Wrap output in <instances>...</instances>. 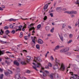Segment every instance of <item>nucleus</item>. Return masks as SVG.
<instances>
[{
    "mask_svg": "<svg viewBox=\"0 0 79 79\" xmlns=\"http://www.w3.org/2000/svg\"><path fill=\"white\" fill-rule=\"evenodd\" d=\"M34 61L36 63V66L37 68H39L40 66H41V64L40 63V62H42V60L39 57L35 58V60H34Z\"/></svg>",
    "mask_w": 79,
    "mask_h": 79,
    "instance_id": "nucleus-1",
    "label": "nucleus"
},
{
    "mask_svg": "<svg viewBox=\"0 0 79 79\" xmlns=\"http://www.w3.org/2000/svg\"><path fill=\"white\" fill-rule=\"evenodd\" d=\"M70 74L71 75V76H70V77H73L74 79H76L77 78V74H74L73 75V72H69Z\"/></svg>",
    "mask_w": 79,
    "mask_h": 79,
    "instance_id": "nucleus-2",
    "label": "nucleus"
},
{
    "mask_svg": "<svg viewBox=\"0 0 79 79\" xmlns=\"http://www.w3.org/2000/svg\"><path fill=\"white\" fill-rule=\"evenodd\" d=\"M60 69L61 71H64V69H65V67L64 66V64H61Z\"/></svg>",
    "mask_w": 79,
    "mask_h": 79,
    "instance_id": "nucleus-3",
    "label": "nucleus"
},
{
    "mask_svg": "<svg viewBox=\"0 0 79 79\" xmlns=\"http://www.w3.org/2000/svg\"><path fill=\"white\" fill-rule=\"evenodd\" d=\"M37 42L38 43V44H43L44 43V42L42 40L39 39L38 41H37Z\"/></svg>",
    "mask_w": 79,
    "mask_h": 79,
    "instance_id": "nucleus-4",
    "label": "nucleus"
},
{
    "mask_svg": "<svg viewBox=\"0 0 79 79\" xmlns=\"http://www.w3.org/2000/svg\"><path fill=\"white\" fill-rule=\"evenodd\" d=\"M53 69H54V70L56 69H59V68L58 67V64H56L54 66Z\"/></svg>",
    "mask_w": 79,
    "mask_h": 79,
    "instance_id": "nucleus-5",
    "label": "nucleus"
},
{
    "mask_svg": "<svg viewBox=\"0 0 79 79\" xmlns=\"http://www.w3.org/2000/svg\"><path fill=\"white\" fill-rule=\"evenodd\" d=\"M56 10L58 12L59 11H61V10H62V8H61V7H57L56 8Z\"/></svg>",
    "mask_w": 79,
    "mask_h": 79,
    "instance_id": "nucleus-6",
    "label": "nucleus"
},
{
    "mask_svg": "<svg viewBox=\"0 0 79 79\" xmlns=\"http://www.w3.org/2000/svg\"><path fill=\"white\" fill-rule=\"evenodd\" d=\"M61 47H64V46H61L60 47L58 45L55 48V50H58V49H59V48Z\"/></svg>",
    "mask_w": 79,
    "mask_h": 79,
    "instance_id": "nucleus-7",
    "label": "nucleus"
},
{
    "mask_svg": "<svg viewBox=\"0 0 79 79\" xmlns=\"http://www.w3.org/2000/svg\"><path fill=\"white\" fill-rule=\"evenodd\" d=\"M14 64L15 65L17 66H19V64L17 61H14Z\"/></svg>",
    "mask_w": 79,
    "mask_h": 79,
    "instance_id": "nucleus-8",
    "label": "nucleus"
},
{
    "mask_svg": "<svg viewBox=\"0 0 79 79\" xmlns=\"http://www.w3.org/2000/svg\"><path fill=\"white\" fill-rule=\"evenodd\" d=\"M15 77L16 79H19L20 78V77H19V75L18 74H16L15 75Z\"/></svg>",
    "mask_w": 79,
    "mask_h": 79,
    "instance_id": "nucleus-9",
    "label": "nucleus"
},
{
    "mask_svg": "<svg viewBox=\"0 0 79 79\" xmlns=\"http://www.w3.org/2000/svg\"><path fill=\"white\" fill-rule=\"evenodd\" d=\"M32 64L35 66V67L33 66V69H34L36 70V71H38V70L37 69H36V64H35V63H33Z\"/></svg>",
    "mask_w": 79,
    "mask_h": 79,
    "instance_id": "nucleus-10",
    "label": "nucleus"
},
{
    "mask_svg": "<svg viewBox=\"0 0 79 79\" xmlns=\"http://www.w3.org/2000/svg\"><path fill=\"white\" fill-rule=\"evenodd\" d=\"M45 29L48 32L50 31V27L49 26H47L45 27Z\"/></svg>",
    "mask_w": 79,
    "mask_h": 79,
    "instance_id": "nucleus-11",
    "label": "nucleus"
},
{
    "mask_svg": "<svg viewBox=\"0 0 79 79\" xmlns=\"http://www.w3.org/2000/svg\"><path fill=\"white\" fill-rule=\"evenodd\" d=\"M64 52H67V51H68V50H69V48L68 47H67L65 48L64 49Z\"/></svg>",
    "mask_w": 79,
    "mask_h": 79,
    "instance_id": "nucleus-12",
    "label": "nucleus"
},
{
    "mask_svg": "<svg viewBox=\"0 0 79 79\" xmlns=\"http://www.w3.org/2000/svg\"><path fill=\"white\" fill-rule=\"evenodd\" d=\"M18 19H10L9 20V21H17Z\"/></svg>",
    "mask_w": 79,
    "mask_h": 79,
    "instance_id": "nucleus-13",
    "label": "nucleus"
},
{
    "mask_svg": "<svg viewBox=\"0 0 79 79\" xmlns=\"http://www.w3.org/2000/svg\"><path fill=\"white\" fill-rule=\"evenodd\" d=\"M27 62H29V61H30L31 60V57L29 56H27Z\"/></svg>",
    "mask_w": 79,
    "mask_h": 79,
    "instance_id": "nucleus-14",
    "label": "nucleus"
},
{
    "mask_svg": "<svg viewBox=\"0 0 79 79\" xmlns=\"http://www.w3.org/2000/svg\"><path fill=\"white\" fill-rule=\"evenodd\" d=\"M59 35L61 40L62 41V42H63V37L62 36H60Z\"/></svg>",
    "mask_w": 79,
    "mask_h": 79,
    "instance_id": "nucleus-15",
    "label": "nucleus"
},
{
    "mask_svg": "<svg viewBox=\"0 0 79 79\" xmlns=\"http://www.w3.org/2000/svg\"><path fill=\"white\" fill-rule=\"evenodd\" d=\"M56 64H59V65H60V60H57V59H56Z\"/></svg>",
    "mask_w": 79,
    "mask_h": 79,
    "instance_id": "nucleus-16",
    "label": "nucleus"
},
{
    "mask_svg": "<svg viewBox=\"0 0 79 79\" xmlns=\"http://www.w3.org/2000/svg\"><path fill=\"white\" fill-rule=\"evenodd\" d=\"M53 75H54V74H51L50 75L49 77L51 79H53Z\"/></svg>",
    "mask_w": 79,
    "mask_h": 79,
    "instance_id": "nucleus-17",
    "label": "nucleus"
},
{
    "mask_svg": "<svg viewBox=\"0 0 79 79\" xmlns=\"http://www.w3.org/2000/svg\"><path fill=\"white\" fill-rule=\"evenodd\" d=\"M9 33H10V31L8 30H7L5 32V34L6 35H8Z\"/></svg>",
    "mask_w": 79,
    "mask_h": 79,
    "instance_id": "nucleus-18",
    "label": "nucleus"
},
{
    "mask_svg": "<svg viewBox=\"0 0 79 79\" xmlns=\"http://www.w3.org/2000/svg\"><path fill=\"white\" fill-rule=\"evenodd\" d=\"M35 28H34V27H31V28H29V32H30V31H32V30H35Z\"/></svg>",
    "mask_w": 79,
    "mask_h": 79,
    "instance_id": "nucleus-19",
    "label": "nucleus"
},
{
    "mask_svg": "<svg viewBox=\"0 0 79 79\" xmlns=\"http://www.w3.org/2000/svg\"><path fill=\"white\" fill-rule=\"evenodd\" d=\"M4 54V51H0V56Z\"/></svg>",
    "mask_w": 79,
    "mask_h": 79,
    "instance_id": "nucleus-20",
    "label": "nucleus"
},
{
    "mask_svg": "<svg viewBox=\"0 0 79 79\" xmlns=\"http://www.w3.org/2000/svg\"><path fill=\"white\" fill-rule=\"evenodd\" d=\"M74 70L76 71H79V69L77 67H75L74 68Z\"/></svg>",
    "mask_w": 79,
    "mask_h": 79,
    "instance_id": "nucleus-21",
    "label": "nucleus"
},
{
    "mask_svg": "<svg viewBox=\"0 0 79 79\" xmlns=\"http://www.w3.org/2000/svg\"><path fill=\"white\" fill-rule=\"evenodd\" d=\"M21 64L23 65H25V64H26V62L25 61H22L21 62Z\"/></svg>",
    "mask_w": 79,
    "mask_h": 79,
    "instance_id": "nucleus-22",
    "label": "nucleus"
},
{
    "mask_svg": "<svg viewBox=\"0 0 79 79\" xmlns=\"http://www.w3.org/2000/svg\"><path fill=\"white\" fill-rule=\"evenodd\" d=\"M75 3L76 5H78L79 6V1L78 0H77L76 2H75Z\"/></svg>",
    "mask_w": 79,
    "mask_h": 79,
    "instance_id": "nucleus-23",
    "label": "nucleus"
},
{
    "mask_svg": "<svg viewBox=\"0 0 79 79\" xmlns=\"http://www.w3.org/2000/svg\"><path fill=\"white\" fill-rule=\"evenodd\" d=\"M48 5H46L44 7V10H46V9H47V7H48Z\"/></svg>",
    "mask_w": 79,
    "mask_h": 79,
    "instance_id": "nucleus-24",
    "label": "nucleus"
},
{
    "mask_svg": "<svg viewBox=\"0 0 79 79\" xmlns=\"http://www.w3.org/2000/svg\"><path fill=\"white\" fill-rule=\"evenodd\" d=\"M41 27V25L40 24L38 25L37 26V29H40V28Z\"/></svg>",
    "mask_w": 79,
    "mask_h": 79,
    "instance_id": "nucleus-25",
    "label": "nucleus"
},
{
    "mask_svg": "<svg viewBox=\"0 0 79 79\" xmlns=\"http://www.w3.org/2000/svg\"><path fill=\"white\" fill-rule=\"evenodd\" d=\"M36 47L37 49H40V47L39 46V44H37L36 45Z\"/></svg>",
    "mask_w": 79,
    "mask_h": 79,
    "instance_id": "nucleus-26",
    "label": "nucleus"
},
{
    "mask_svg": "<svg viewBox=\"0 0 79 79\" xmlns=\"http://www.w3.org/2000/svg\"><path fill=\"white\" fill-rule=\"evenodd\" d=\"M73 34H70L69 35V38H70V39L72 38H73Z\"/></svg>",
    "mask_w": 79,
    "mask_h": 79,
    "instance_id": "nucleus-27",
    "label": "nucleus"
},
{
    "mask_svg": "<svg viewBox=\"0 0 79 79\" xmlns=\"http://www.w3.org/2000/svg\"><path fill=\"white\" fill-rule=\"evenodd\" d=\"M24 38L25 40H27V39H28V36H25Z\"/></svg>",
    "mask_w": 79,
    "mask_h": 79,
    "instance_id": "nucleus-28",
    "label": "nucleus"
},
{
    "mask_svg": "<svg viewBox=\"0 0 79 79\" xmlns=\"http://www.w3.org/2000/svg\"><path fill=\"white\" fill-rule=\"evenodd\" d=\"M48 66H50V67H52V65L50 63H49L48 64Z\"/></svg>",
    "mask_w": 79,
    "mask_h": 79,
    "instance_id": "nucleus-29",
    "label": "nucleus"
},
{
    "mask_svg": "<svg viewBox=\"0 0 79 79\" xmlns=\"http://www.w3.org/2000/svg\"><path fill=\"white\" fill-rule=\"evenodd\" d=\"M11 33H12V34H15V30H12L11 32Z\"/></svg>",
    "mask_w": 79,
    "mask_h": 79,
    "instance_id": "nucleus-30",
    "label": "nucleus"
},
{
    "mask_svg": "<svg viewBox=\"0 0 79 79\" xmlns=\"http://www.w3.org/2000/svg\"><path fill=\"white\" fill-rule=\"evenodd\" d=\"M60 53H63L64 52H65L64 49L61 50L60 51Z\"/></svg>",
    "mask_w": 79,
    "mask_h": 79,
    "instance_id": "nucleus-31",
    "label": "nucleus"
},
{
    "mask_svg": "<svg viewBox=\"0 0 79 79\" xmlns=\"http://www.w3.org/2000/svg\"><path fill=\"white\" fill-rule=\"evenodd\" d=\"M47 19V16H45L44 18V21H45V20H46Z\"/></svg>",
    "mask_w": 79,
    "mask_h": 79,
    "instance_id": "nucleus-32",
    "label": "nucleus"
},
{
    "mask_svg": "<svg viewBox=\"0 0 79 79\" xmlns=\"http://www.w3.org/2000/svg\"><path fill=\"white\" fill-rule=\"evenodd\" d=\"M8 73H9V74H11V73H12V71L10 70H8Z\"/></svg>",
    "mask_w": 79,
    "mask_h": 79,
    "instance_id": "nucleus-33",
    "label": "nucleus"
},
{
    "mask_svg": "<svg viewBox=\"0 0 79 79\" xmlns=\"http://www.w3.org/2000/svg\"><path fill=\"white\" fill-rule=\"evenodd\" d=\"M42 73H43V76L44 77H45V76H46V74H45V73L44 72H42Z\"/></svg>",
    "mask_w": 79,
    "mask_h": 79,
    "instance_id": "nucleus-34",
    "label": "nucleus"
},
{
    "mask_svg": "<svg viewBox=\"0 0 79 79\" xmlns=\"http://www.w3.org/2000/svg\"><path fill=\"white\" fill-rule=\"evenodd\" d=\"M32 42H33V43H34V44H35V39H33L32 40Z\"/></svg>",
    "mask_w": 79,
    "mask_h": 79,
    "instance_id": "nucleus-35",
    "label": "nucleus"
},
{
    "mask_svg": "<svg viewBox=\"0 0 79 79\" xmlns=\"http://www.w3.org/2000/svg\"><path fill=\"white\" fill-rule=\"evenodd\" d=\"M9 26H10V28H13L14 26L13 25H10Z\"/></svg>",
    "mask_w": 79,
    "mask_h": 79,
    "instance_id": "nucleus-36",
    "label": "nucleus"
},
{
    "mask_svg": "<svg viewBox=\"0 0 79 79\" xmlns=\"http://www.w3.org/2000/svg\"><path fill=\"white\" fill-rule=\"evenodd\" d=\"M1 42L2 43V44H6V42L5 41H3L1 40Z\"/></svg>",
    "mask_w": 79,
    "mask_h": 79,
    "instance_id": "nucleus-37",
    "label": "nucleus"
},
{
    "mask_svg": "<svg viewBox=\"0 0 79 79\" xmlns=\"http://www.w3.org/2000/svg\"><path fill=\"white\" fill-rule=\"evenodd\" d=\"M17 72H20V69L19 68H18L17 69Z\"/></svg>",
    "mask_w": 79,
    "mask_h": 79,
    "instance_id": "nucleus-38",
    "label": "nucleus"
},
{
    "mask_svg": "<svg viewBox=\"0 0 79 79\" xmlns=\"http://www.w3.org/2000/svg\"><path fill=\"white\" fill-rule=\"evenodd\" d=\"M3 74H2V75H0V78L1 79H2V78H3Z\"/></svg>",
    "mask_w": 79,
    "mask_h": 79,
    "instance_id": "nucleus-39",
    "label": "nucleus"
},
{
    "mask_svg": "<svg viewBox=\"0 0 79 79\" xmlns=\"http://www.w3.org/2000/svg\"><path fill=\"white\" fill-rule=\"evenodd\" d=\"M54 30V28L53 27L51 30V32H53V30Z\"/></svg>",
    "mask_w": 79,
    "mask_h": 79,
    "instance_id": "nucleus-40",
    "label": "nucleus"
},
{
    "mask_svg": "<svg viewBox=\"0 0 79 79\" xmlns=\"http://www.w3.org/2000/svg\"><path fill=\"white\" fill-rule=\"evenodd\" d=\"M23 37V33L21 32L20 35V37Z\"/></svg>",
    "mask_w": 79,
    "mask_h": 79,
    "instance_id": "nucleus-41",
    "label": "nucleus"
},
{
    "mask_svg": "<svg viewBox=\"0 0 79 79\" xmlns=\"http://www.w3.org/2000/svg\"><path fill=\"white\" fill-rule=\"evenodd\" d=\"M18 31H21V29H18L15 30L16 32H17Z\"/></svg>",
    "mask_w": 79,
    "mask_h": 79,
    "instance_id": "nucleus-42",
    "label": "nucleus"
},
{
    "mask_svg": "<svg viewBox=\"0 0 79 79\" xmlns=\"http://www.w3.org/2000/svg\"><path fill=\"white\" fill-rule=\"evenodd\" d=\"M51 59L52 60V61H53L54 59H53V56H51Z\"/></svg>",
    "mask_w": 79,
    "mask_h": 79,
    "instance_id": "nucleus-43",
    "label": "nucleus"
},
{
    "mask_svg": "<svg viewBox=\"0 0 79 79\" xmlns=\"http://www.w3.org/2000/svg\"><path fill=\"white\" fill-rule=\"evenodd\" d=\"M5 29H8V27L6 26L4 27Z\"/></svg>",
    "mask_w": 79,
    "mask_h": 79,
    "instance_id": "nucleus-44",
    "label": "nucleus"
},
{
    "mask_svg": "<svg viewBox=\"0 0 79 79\" xmlns=\"http://www.w3.org/2000/svg\"><path fill=\"white\" fill-rule=\"evenodd\" d=\"M50 15L51 17H53V14H52V13H50Z\"/></svg>",
    "mask_w": 79,
    "mask_h": 79,
    "instance_id": "nucleus-45",
    "label": "nucleus"
},
{
    "mask_svg": "<svg viewBox=\"0 0 79 79\" xmlns=\"http://www.w3.org/2000/svg\"><path fill=\"white\" fill-rule=\"evenodd\" d=\"M22 25H20L19 26V29H21V28H22Z\"/></svg>",
    "mask_w": 79,
    "mask_h": 79,
    "instance_id": "nucleus-46",
    "label": "nucleus"
},
{
    "mask_svg": "<svg viewBox=\"0 0 79 79\" xmlns=\"http://www.w3.org/2000/svg\"><path fill=\"white\" fill-rule=\"evenodd\" d=\"M5 74L6 76H7V75H8V73L7 72H5Z\"/></svg>",
    "mask_w": 79,
    "mask_h": 79,
    "instance_id": "nucleus-47",
    "label": "nucleus"
},
{
    "mask_svg": "<svg viewBox=\"0 0 79 79\" xmlns=\"http://www.w3.org/2000/svg\"><path fill=\"white\" fill-rule=\"evenodd\" d=\"M73 11H72L70 12L69 14H73Z\"/></svg>",
    "mask_w": 79,
    "mask_h": 79,
    "instance_id": "nucleus-48",
    "label": "nucleus"
},
{
    "mask_svg": "<svg viewBox=\"0 0 79 79\" xmlns=\"http://www.w3.org/2000/svg\"><path fill=\"white\" fill-rule=\"evenodd\" d=\"M73 14H75V15H76V14L77 13V12L76 11H73Z\"/></svg>",
    "mask_w": 79,
    "mask_h": 79,
    "instance_id": "nucleus-49",
    "label": "nucleus"
},
{
    "mask_svg": "<svg viewBox=\"0 0 79 79\" xmlns=\"http://www.w3.org/2000/svg\"><path fill=\"white\" fill-rule=\"evenodd\" d=\"M1 6L2 8H5V6L4 5H2Z\"/></svg>",
    "mask_w": 79,
    "mask_h": 79,
    "instance_id": "nucleus-50",
    "label": "nucleus"
},
{
    "mask_svg": "<svg viewBox=\"0 0 79 79\" xmlns=\"http://www.w3.org/2000/svg\"><path fill=\"white\" fill-rule=\"evenodd\" d=\"M45 73H47V74H48V73H49V72H48L47 70H45Z\"/></svg>",
    "mask_w": 79,
    "mask_h": 79,
    "instance_id": "nucleus-51",
    "label": "nucleus"
},
{
    "mask_svg": "<svg viewBox=\"0 0 79 79\" xmlns=\"http://www.w3.org/2000/svg\"><path fill=\"white\" fill-rule=\"evenodd\" d=\"M63 11H66L67 10V9L65 8H64L63 9Z\"/></svg>",
    "mask_w": 79,
    "mask_h": 79,
    "instance_id": "nucleus-52",
    "label": "nucleus"
},
{
    "mask_svg": "<svg viewBox=\"0 0 79 79\" xmlns=\"http://www.w3.org/2000/svg\"><path fill=\"white\" fill-rule=\"evenodd\" d=\"M66 25H65V24H63L62 26V27H65V26Z\"/></svg>",
    "mask_w": 79,
    "mask_h": 79,
    "instance_id": "nucleus-53",
    "label": "nucleus"
},
{
    "mask_svg": "<svg viewBox=\"0 0 79 79\" xmlns=\"http://www.w3.org/2000/svg\"><path fill=\"white\" fill-rule=\"evenodd\" d=\"M73 67H74V68H75H75H76V65L73 64Z\"/></svg>",
    "mask_w": 79,
    "mask_h": 79,
    "instance_id": "nucleus-54",
    "label": "nucleus"
},
{
    "mask_svg": "<svg viewBox=\"0 0 79 79\" xmlns=\"http://www.w3.org/2000/svg\"><path fill=\"white\" fill-rule=\"evenodd\" d=\"M64 37H68V35L66 34H65L64 35Z\"/></svg>",
    "mask_w": 79,
    "mask_h": 79,
    "instance_id": "nucleus-55",
    "label": "nucleus"
},
{
    "mask_svg": "<svg viewBox=\"0 0 79 79\" xmlns=\"http://www.w3.org/2000/svg\"><path fill=\"white\" fill-rule=\"evenodd\" d=\"M1 32L2 33V34H3V33H4V31H3V30H2V29L1 30Z\"/></svg>",
    "mask_w": 79,
    "mask_h": 79,
    "instance_id": "nucleus-56",
    "label": "nucleus"
},
{
    "mask_svg": "<svg viewBox=\"0 0 79 79\" xmlns=\"http://www.w3.org/2000/svg\"><path fill=\"white\" fill-rule=\"evenodd\" d=\"M69 52H68L66 53V55H69Z\"/></svg>",
    "mask_w": 79,
    "mask_h": 79,
    "instance_id": "nucleus-57",
    "label": "nucleus"
},
{
    "mask_svg": "<svg viewBox=\"0 0 79 79\" xmlns=\"http://www.w3.org/2000/svg\"><path fill=\"white\" fill-rule=\"evenodd\" d=\"M10 58H12V57H13V55H10Z\"/></svg>",
    "mask_w": 79,
    "mask_h": 79,
    "instance_id": "nucleus-58",
    "label": "nucleus"
},
{
    "mask_svg": "<svg viewBox=\"0 0 79 79\" xmlns=\"http://www.w3.org/2000/svg\"><path fill=\"white\" fill-rule=\"evenodd\" d=\"M71 18H74V15H71Z\"/></svg>",
    "mask_w": 79,
    "mask_h": 79,
    "instance_id": "nucleus-59",
    "label": "nucleus"
},
{
    "mask_svg": "<svg viewBox=\"0 0 79 79\" xmlns=\"http://www.w3.org/2000/svg\"><path fill=\"white\" fill-rule=\"evenodd\" d=\"M73 42V40H69V43H71V42Z\"/></svg>",
    "mask_w": 79,
    "mask_h": 79,
    "instance_id": "nucleus-60",
    "label": "nucleus"
},
{
    "mask_svg": "<svg viewBox=\"0 0 79 79\" xmlns=\"http://www.w3.org/2000/svg\"><path fill=\"white\" fill-rule=\"evenodd\" d=\"M27 73H30V71L29 70H27V72H26Z\"/></svg>",
    "mask_w": 79,
    "mask_h": 79,
    "instance_id": "nucleus-61",
    "label": "nucleus"
},
{
    "mask_svg": "<svg viewBox=\"0 0 79 79\" xmlns=\"http://www.w3.org/2000/svg\"><path fill=\"white\" fill-rule=\"evenodd\" d=\"M18 26H16L15 27V29H17L18 28Z\"/></svg>",
    "mask_w": 79,
    "mask_h": 79,
    "instance_id": "nucleus-62",
    "label": "nucleus"
},
{
    "mask_svg": "<svg viewBox=\"0 0 79 79\" xmlns=\"http://www.w3.org/2000/svg\"><path fill=\"white\" fill-rule=\"evenodd\" d=\"M45 68H46V69H49V67H48V66L47 67H45Z\"/></svg>",
    "mask_w": 79,
    "mask_h": 79,
    "instance_id": "nucleus-63",
    "label": "nucleus"
},
{
    "mask_svg": "<svg viewBox=\"0 0 79 79\" xmlns=\"http://www.w3.org/2000/svg\"><path fill=\"white\" fill-rule=\"evenodd\" d=\"M76 79H79V76H78V75H77V76Z\"/></svg>",
    "mask_w": 79,
    "mask_h": 79,
    "instance_id": "nucleus-64",
    "label": "nucleus"
}]
</instances>
